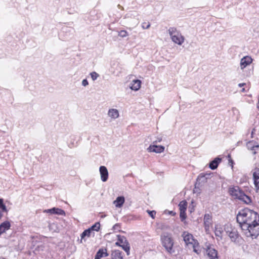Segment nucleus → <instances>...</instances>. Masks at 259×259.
Segmentation results:
<instances>
[{
  "label": "nucleus",
  "instance_id": "nucleus-1",
  "mask_svg": "<svg viewBox=\"0 0 259 259\" xmlns=\"http://www.w3.org/2000/svg\"><path fill=\"white\" fill-rule=\"evenodd\" d=\"M236 219L247 237L253 239L259 235V214L257 212L245 208L239 211Z\"/></svg>",
  "mask_w": 259,
  "mask_h": 259
},
{
  "label": "nucleus",
  "instance_id": "nucleus-2",
  "mask_svg": "<svg viewBox=\"0 0 259 259\" xmlns=\"http://www.w3.org/2000/svg\"><path fill=\"white\" fill-rule=\"evenodd\" d=\"M161 240L165 250L170 254L174 253L175 252L173 248L174 241L171 235L166 233H163L161 236Z\"/></svg>",
  "mask_w": 259,
  "mask_h": 259
},
{
  "label": "nucleus",
  "instance_id": "nucleus-3",
  "mask_svg": "<svg viewBox=\"0 0 259 259\" xmlns=\"http://www.w3.org/2000/svg\"><path fill=\"white\" fill-rule=\"evenodd\" d=\"M118 241L115 243L116 246H120L126 252L127 255L130 254V245L126 238L120 235H117Z\"/></svg>",
  "mask_w": 259,
  "mask_h": 259
},
{
  "label": "nucleus",
  "instance_id": "nucleus-4",
  "mask_svg": "<svg viewBox=\"0 0 259 259\" xmlns=\"http://www.w3.org/2000/svg\"><path fill=\"white\" fill-rule=\"evenodd\" d=\"M206 253L209 259H219L217 250L211 245L206 247Z\"/></svg>",
  "mask_w": 259,
  "mask_h": 259
},
{
  "label": "nucleus",
  "instance_id": "nucleus-5",
  "mask_svg": "<svg viewBox=\"0 0 259 259\" xmlns=\"http://www.w3.org/2000/svg\"><path fill=\"white\" fill-rule=\"evenodd\" d=\"M243 191H242L240 188L238 186H235L230 188L229 193L231 196L234 197L235 198L239 199L240 197H241Z\"/></svg>",
  "mask_w": 259,
  "mask_h": 259
},
{
  "label": "nucleus",
  "instance_id": "nucleus-6",
  "mask_svg": "<svg viewBox=\"0 0 259 259\" xmlns=\"http://www.w3.org/2000/svg\"><path fill=\"white\" fill-rule=\"evenodd\" d=\"M227 233H228V236L231 239V241L234 242H238L239 235L237 230L235 228H230V230H228Z\"/></svg>",
  "mask_w": 259,
  "mask_h": 259
},
{
  "label": "nucleus",
  "instance_id": "nucleus-7",
  "mask_svg": "<svg viewBox=\"0 0 259 259\" xmlns=\"http://www.w3.org/2000/svg\"><path fill=\"white\" fill-rule=\"evenodd\" d=\"M164 147L163 146H157L155 144L151 145L148 148L147 150L149 152H155L156 153H161L164 150Z\"/></svg>",
  "mask_w": 259,
  "mask_h": 259
},
{
  "label": "nucleus",
  "instance_id": "nucleus-8",
  "mask_svg": "<svg viewBox=\"0 0 259 259\" xmlns=\"http://www.w3.org/2000/svg\"><path fill=\"white\" fill-rule=\"evenodd\" d=\"M99 171L101 176V179L103 182H105L108 179V171L105 166H101L99 167Z\"/></svg>",
  "mask_w": 259,
  "mask_h": 259
},
{
  "label": "nucleus",
  "instance_id": "nucleus-9",
  "mask_svg": "<svg viewBox=\"0 0 259 259\" xmlns=\"http://www.w3.org/2000/svg\"><path fill=\"white\" fill-rule=\"evenodd\" d=\"M246 147L247 149L252 152L253 154L256 153V151L259 148V145L255 141H251L247 143Z\"/></svg>",
  "mask_w": 259,
  "mask_h": 259
},
{
  "label": "nucleus",
  "instance_id": "nucleus-10",
  "mask_svg": "<svg viewBox=\"0 0 259 259\" xmlns=\"http://www.w3.org/2000/svg\"><path fill=\"white\" fill-rule=\"evenodd\" d=\"M253 179L256 190L259 189V168L255 167L253 170Z\"/></svg>",
  "mask_w": 259,
  "mask_h": 259
},
{
  "label": "nucleus",
  "instance_id": "nucleus-11",
  "mask_svg": "<svg viewBox=\"0 0 259 259\" xmlns=\"http://www.w3.org/2000/svg\"><path fill=\"white\" fill-rule=\"evenodd\" d=\"M204 225L206 231L209 230L212 225V217L209 214H205L204 217Z\"/></svg>",
  "mask_w": 259,
  "mask_h": 259
},
{
  "label": "nucleus",
  "instance_id": "nucleus-12",
  "mask_svg": "<svg viewBox=\"0 0 259 259\" xmlns=\"http://www.w3.org/2000/svg\"><path fill=\"white\" fill-rule=\"evenodd\" d=\"M252 58L248 56L244 57L241 59L240 67L241 69H243L247 65H249L252 62Z\"/></svg>",
  "mask_w": 259,
  "mask_h": 259
},
{
  "label": "nucleus",
  "instance_id": "nucleus-13",
  "mask_svg": "<svg viewBox=\"0 0 259 259\" xmlns=\"http://www.w3.org/2000/svg\"><path fill=\"white\" fill-rule=\"evenodd\" d=\"M182 236L186 245H188L189 244H192V241H193L194 239L193 236L191 234L184 232L182 234Z\"/></svg>",
  "mask_w": 259,
  "mask_h": 259
},
{
  "label": "nucleus",
  "instance_id": "nucleus-14",
  "mask_svg": "<svg viewBox=\"0 0 259 259\" xmlns=\"http://www.w3.org/2000/svg\"><path fill=\"white\" fill-rule=\"evenodd\" d=\"M171 39L174 42L179 45H181L184 42L185 39L184 37L182 35L181 33L173 36V37Z\"/></svg>",
  "mask_w": 259,
  "mask_h": 259
},
{
  "label": "nucleus",
  "instance_id": "nucleus-15",
  "mask_svg": "<svg viewBox=\"0 0 259 259\" xmlns=\"http://www.w3.org/2000/svg\"><path fill=\"white\" fill-rule=\"evenodd\" d=\"M125 202V198L123 196H118L116 198L113 203L116 207L121 208Z\"/></svg>",
  "mask_w": 259,
  "mask_h": 259
},
{
  "label": "nucleus",
  "instance_id": "nucleus-16",
  "mask_svg": "<svg viewBox=\"0 0 259 259\" xmlns=\"http://www.w3.org/2000/svg\"><path fill=\"white\" fill-rule=\"evenodd\" d=\"M11 224L9 221H5L0 225V235L10 228Z\"/></svg>",
  "mask_w": 259,
  "mask_h": 259
},
{
  "label": "nucleus",
  "instance_id": "nucleus-17",
  "mask_svg": "<svg viewBox=\"0 0 259 259\" xmlns=\"http://www.w3.org/2000/svg\"><path fill=\"white\" fill-rule=\"evenodd\" d=\"M222 159L219 157H216L212 161H211L209 163V168L212 170L215 169L218 166L219 164L221 162Z\"/></svg>",
  "mask_w": 259,
  "mask_h": 259
},
{
  "label": "nucleus",
  "instance_id": "nucleus-18",
  "mask_svg": "<svg viewBox=\"0 0 259 259\" xmlns=\"http://www.w3.org/2000/svg\"><path fill=\"white\" fill-rule=\"evenodd\" d=\"M109 117L112 119H116L119 117V112L116 109H110L108 112Z\"/></svg>",
  "mask_w": 259,
  "mask_h": 259
},
{
  "label": "nucleus",
  "instance_id": "nucleus-19",
  "mask_svg": "<svg viewBox=\"0 0 259 259\" xmlns=\"http://www.w3.org/2000/svg\"><path fill=\"white\" fill-rule=\"evenodd\" d=\"M141 81L140 80H134L131 83L130 88L132 90L138 91L141 87Z\"/></svg>",
  "mask_w": 259,
  "mask_h": 259
},
{
  "label": "nucleus",
  "instance_id": "nucleus-20",
  "mask_svg": "<svg viewBox=\"0 0 259 259\" xmlns=\"http://www.w3.org/2000/svg\"><path fill=\"white\" fill-rule=\"evenodd\" d=\"M45 211L47 212H50L51 213L57 214L60 215L65 214V211L63 210L55 207L46 210Z\"/></svg>",
  "mask_w": 259,
  "mask_h": 259
},
{
  "label": "nucleus",
  "instance_id": "nucleus-21",
  "mask_svg": "<svg viewBox=\"0 0 259 259\" xmlns=\"http://www.w3.org/2000/svg\"><path fill=\"white\" fill-rule=\"evenodd\" d=\"M111 255L112 259H123V256L121 255V252L119 250L113 251Z\"/></svg>",
  "mask_w": 259,
  "mask_h": 259
},
{
  "label": "nucleus",
  "instance_id": "nucleus-22",
  "mask_svg": "<svg viewBox=\"0 0 259 259\" xmlns=\"http://www.w3.org/2000/svg\"><path fill=\"white\" fill-rule=\"evenodd\" d=\"M168 31L171 38L173 37V36L177 35L181 33L176 28L174 27H170Z\"/></svg>",
  "mask_w": 259,
  "mask_h": 259
},
{
  "label": "nucleus",
  "instance_id": "nucleus-23",
  "mask_svg": "<svg viewBox=\"0 0 259 259\" xmlns=\"http://www.w3.org/2000/svg\"><path fill=\"white\" fill-rule=\"evenodd\" d=\"M239 200L243 201L246 204H249L251 202V198L247 195H245L244 192L242 194L241 197H240Z\"/></svg>",
  "mask_w": 259,
  "mask_h": 259
},
{
  "label": "nucleus",
  "instance_id": "nucleus-24",
  "mask_svg": "<svg viewBox=\"0 0 259 259\" xmlns=\"http://www.w3.org/2000/svg\"><path fill=\"white\" fill-rule=\"evenodd\" d=\"M210 176V174H206L205 175H203L202 174H201L199 175V176L198 177L197 181H201L202 182H205Z\"/></svg>",
  "mask_w": 259,
  "mask_h": 259
},
{
  "label": "nucleus",
  "instance_id": "nucleus-25",
  "mask_svg": "<svg viewBox=\"0 0 259 259\" xmlns=\"http://www.w3.org/2000/svg\"><path fill=\"white\" fill-rule=\"evenodd\" d=\"M92 231L90 229H88L84 230L81 234V242L82 241V240L85 237H90Z\"/></svg>",
  "mask_w": 259,
  "mask_h": 259
},
{
  "label": "nucleus",
  "instance_id": "nucleus-26",
  "mask_svg": "<svg viewBox=\"0 0 259 259\" xmlns=\"http://www.w3.org/2000/svg\"><path fill=\"white\" fill-rule=\"evenodd\" d=\"M187 202L186 200H183L180 202L179 206L180 211H186L187 209Z\"/></svg>",
  "mask_w": 259,
  "mask_h": 259
},
{
  "label": "nucleus",
  "instance_id": "nucleus-27",
  "mask_svg": "<svg viewBox=\"0 0 259 259\" xmlns=\"http://www.w3.org/2000/svg\"><path fill=\"white\" fill-rule=\"evenodd\" d=\"M200 185V183L198 182V181H197L196 183L195 184V187L193 189V193L195 194H197V195L200 194L201 191L199 187V186Z\"/></svg>",
  "mask_w": 259,
  "mask_h": 259
},
{
  "label": "nucleus",
  "instance_id": "nucleus-28",
  "mask_svg": "<svg viewBox=\"0 0 259 259\" xmlns=\"http://www.w3.org/2000/svg\"><path fill=\"white\" fill-rule=\"evenodd\" d=\"M100 224L99 222L96 223L94 225H93L91 228H89L92 232L93 231H98L100 229Z\"/></svg>",
  "mask_w": 259,
  "mask_h": 259
},
{
  "label": "nucleus",
  "instance_id": "nucleus-29",
  "mask_svg": "<svg viewBox=\"0 0 259 259\" xmlns=\"http://www.w3.org/2000/svg\"><path fill=\"white\" fill-rule=\"evenodd\" d=\"M0 209H1L2 211H4V212L8 211L6 206L4 203V200L2 198H0Z\"/></svg>",
  "mask_w": 259,
  "mask_h": 259
},
{
  "label": "nucleus",
  "instance_id": "nucleus-30",
  "mask_svg": "<svg viewBox=\"0 0 259 259\" xmlns=\"http://www.w3.org/2000/svg\"><path fill=\"white\" fill-rule=\"evenodd\" d=\"M90 75L93 80L95 81L99 76V74L97 72L93 71L90 73Z\"/></svg>",
  "mask_w": 259,
  "mask_h": 259
},
{
  "label": "nucleus",
  "instance_id": "nucleus-31",
  "mask_svg": "<svg viewBox=\"0 0 259 259\" xmlns=\"http://www.w3.org/2000/svg\"><path fill=\"white\" fill-rule=\"evenodd\" d=\"M128 33L125 30H121L118 32V35L121 37H125L128 35Z\"/></svg>",
  "mask_w": 259,
  "mask_h": 259
},
{
  "label": "nucleus",
  "instance_id": "nucleus-32",
  "mask_svg": "<svg viewBox=\"0 0 259 259\" xmlns=\"http://www.w3.org/2000/svg\"><path fill=\"white\" fill-rule=\"evenodd\" d=\"M185 211H180V217L182 222L184 221L187 217Z\"/></svg>",
  "mask_w": 259,
  "mask_h": 259
},
{
  "label": "nucleus",
  "instance_id": "nucleus-33",
  "mask_svg": "<svg viewBox=\"0 0 259 259\" xmlns=\"http://www.w3.org/2000/svg\"><path fill=\"white\" fill-rule=\"evenodd\" d=\"M222 231L221 228H216L215 230V235L216 236L222 238Z\"/></svg>",
  "mask_w": 259,
  "mask_h": 259
},
{
  "label": "nucleus",
  "instance_id": "nucleus-34",
  "mask_svg": "<svg viewBox=\"0 0 259 259\" xmlns=\"http://www.w3.org/2000/svg\"><path fill=\"white\" fill-rule=\"evenodd\" d=\"M103 251L104 250H103V248H100L96 253L97 255H98L100 258L104 257Z\"/></svg>",
  "mask_w": 259,
  "mask_h": 259
},
{
  "label": "nucleus",
  "instance_id": "nucleus-35",
  "mask_svg": "<svg viewBox=\"0 0 259 259\" xmlns=\"http://www.w3.org/2000/svg\"><path fill=\"white\" fill-rule=\"evenodd\" d=\"M147 211L148 213V214H149V215L152 219H154L155 215L156 214V211H154V210L151 211V210H147Z\"/></svg>",
  "mask_w": 259,
  "mask_h": 259
},
{
  "label": "nucleus",
  "instance_id": "nucleus-36",
  "mask_svg": "<svg viewBox=\"0 0 259 259\" xmlns=\"http://www.w3.org/2000/svg\"><path fill=\"white\" fill-rule=\"evenodd\" d=\"M44 248V246L43 245H40L39 246H37V247L35 248V251H40V250H43Z\"/></svg>",
  "mask_w": 259,
  "mask_h": 259
},
{
  "label": "nucleus",
  "instance_id": "nucleus-37",
  "mask_svg": "<svg viewBox=\"0 0 259 259\" xmlns=\"http://www.w3.org/2000/svg\"><path fill=\"white\" fill-rule=\"evenodd\" d=\"M88 84H89L88 81L86 79H84L82 81V85L83 86L85 87V86L88 85Z\"/></svg>",
  "mask_w": 259,
  "mask_h": 259
},
{
  "label": "nucleus",
  "instance_id": "nucleus-38",
  "mask_svg": "<svg viewBox=\"0 0 259 259\" xmlns=\"http://www.w3.org/2000/svg\"><path fill=\"white\" fill-rule=\"evenodd\" d=\"M145 24H146V23H144L142 24V27L143 29H148L150 27V23H148V24L147 25V26H145Z\"/></svg>",
  "mask_w": 259,
  "mask_h": 259
},
{
  "label": "nucleus",
  "instance_id": "nucleus-39",
  "mask_svg": "<svg viewBox=\"0 0 259 259\" xmlns=\"http://www.w3.org/2000/svg\"><path fill=\"white\" fill-rule=\"evenodd\" d=\"M103 255L104 256H108L109 255V254L107 253V250L106 248H103Z\"/></svg>",
  "mask_w": 259,
  "mask_h": 259
},
{
  "label": "nucleus",
  "instance_id": "nucleus-40",
  "mask_svg": "<svg viewBox=\"0 0 259 259\" xmlns=\"http://www.w3.org/2000/svg\"><path fill=\"white\" fill-rule=\"evenodd\" d=\"M162 140V139L160 138H158L157 139V140H156L155 141L153 142V144H156L157 142H160Z\"/></svg>",
  "mask_w": 259,
  "mask_h": 259
},
{
  "label": "nucleus",
  "instance_id": "nucleus-41",
  "mask_svg": "<svg viewBox=\"0 0 259 259\" xmlns=\"http://www.w3.org/2000/svg\"><path fill=\"white\" fill-rule=\"evenodd\" d=\"M119 227V225L118 224H115L113 227V229L114 230H116L117 229V228Z\"/></svg>",
  "mask_w": 259,
  "mask_h": 259
},
{
  "label": "nucleus",
  "instance_id": "nucleus-42",
  "mask_svg": "<svg viewBox=\"0 0 259 259\" xmlns=\"http://www.w3.org/2000/svg\"><path fill=\"white\" fill-rule=\"evenodd\" d=\"M193 248H194V250H193V251H194L195 252H196V253H197V254H198V253H199V252H198V250L196 249V246H195V245H193Z\"/></svg>",
  "mask_w": 259,
  "mask_h": 259
},
{
  "label": "nucleus",
  "instance_id": "nucleus-43",
  "mask_svg": "<svg viewBox=\"0 0 259 259\" xmlns=\"http://www.w3.org/2000/svg\"><path fill=\"white\" fill-rule=\"evenodd\" d=\"M244 85H245V83H239V84H238V86H239V87H242L244 86Z\"/></svg>",
  "mask_w": 259,
  "mask_h": 259
},
{
  "label": "nucleus",
  "instance_id": "nucleus-44",
  "mask_svg": "<svg viewBox=\"0 0 259 259\" xmlns=\"http://www.w3.org/2000/svg\"><path fill=\"white\" fill-rule=\"evenodd\" d=\"M95 259H101L97 254L95 255Z\"/></svg>",
  "mask_w": 259,
  "mask_h": 259
},
{
  "label": "nucleus",
  "instance_id": "nucleus-45",
  "mask_svg": "<svg viewBox=\"0 0 259 259\" xmlns=\"http://www.w3.org/2000/svg\"><path fill=\"white\" fill-rule=\"evenodd\" d=\"M106 216V215H102L101 216V217L102 218H105Z\"/></svg>",
  "mask_w": 259,
  "mask_h": 259
},
{
  "label": "nucleus",
  "instance_id": "nucleus-46",
  "mask_svg": "<svg viewBox=\"0 0 259 259\" xmlns=\"http://www.w3.org/2000/svg\"><path fill=\"white\" fill-rule=\"evenodd\" d=\"M254 131H255V129H254V128H253V129L252 130V133H251V134H252V135L253 134V133H254Z\"/></svg>",
  "mask_w": 259,
  "mask_h": 259
},
{
  "label": "nucleus",
  "instance_id": "nucleus-47",
  "mask_svg": "<svg viewBox=\"0 0 259 259\" xmlns=\"http://www.w3.org/2000/svg\"><path fill=\"white\" fill-rule=\"evenodd\" d=\"M241 92H245V89L244 88L242 89V90H241Z\"/></svg>",
  "mask_w": 259,
  "mask_h": 259
},
{
  "label": "nucleus",
  "instance_id": "nucleus-48",
  "mask_svg": "<svg viewBox=\"0 0 259 259\" xmlns=\"http://www.w3.org/2000/svg\"><path fill=\"white\" fill-rule=\"evenodd\" d=\"M2 217V213H1V212H0V219H1Z\"/></svg>",
  "mask_w": 259,
  "mask_h": 259
},
{
  "label": "nucleus",
  "instance_id": "nucleus-49",
  "mask_svg": "<svg viewBox=\"0 0 259 259\" xmlns=\"http://www.w3.org/2000/svg\"><path fill=\"white\" fill-rule=\"evenodd\" d=\"M230 162H231L232 164L233 163V160H231Z\"/></svg>",
  "mask_w": 259,
  "mask_h": 259
},
{
  "label": "nucleus",
  "instance_id": "nucleus-50",
  "mask_svg": "<svg viewBox=\"0 0 259 259\" xmlns=\"http://www.w3.org/2000/svg\"><path fill=\"white\" fill-rule=\"evenodd\" d=\"M169 213H170V214H171V213H172V211H170Z\"/></svg>",
  "mask_w": 259,
  "mask_h": 259
}]
</instances>
